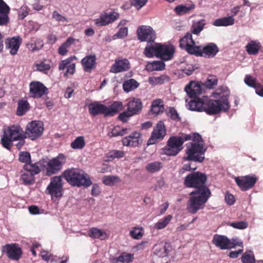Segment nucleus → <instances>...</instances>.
<instances>
[{
    "instance_id": "5",
    "label": "nucleus",
    "mask_w": 263,
    "mask_h": 263,
    "mask_svg": "<svg viewBox=\"0 0 263 263\" xmlns=\"http://www.w3.org/2000/svg\"><path fill=\"white\" fill-rule=\"evenodd\" d=\"M25 136V132L20 125L10 126L4 131L1 139V144L4 148L10 151L13 146V141L23 139Z\"/></svg>"
},
{
    "instance_id": "46",
    "label": "nucleus",
    "mask_w": 263,
    "mask_h": 263,
    "mask_svg": "<svg viewBox=\"0 0 263 263\" xmlns=\"http://www.w3.org/2000/svg\"><path fill=\"white\" fill-rule=\"evenodd\" d=\"M118 17H100L97 18L96 24L98 26H103L107 25L117 20Z\"/></svg>"
},
{
    "instance_id": "50",
    "label": "nucleus",
    "mask_w": 263,
    "mask_h": 263,
    "mask_svg": "<svg viewBox=\"0 0 263 263\" xmlns=\"http://www.w3.org/2000/svg\"><path fill=\"white\" fill-rule=\"evenodd\" d=\"M218 79L215 76H209L205 82V86L208 88H213L217 85Z\"/></svg>"
},
{
    "instance_id": "40",
    "label": "nucleus",
    "mask_w": 263,
    "mask_h": 263,
    "mask_svg": "<svg viewBox=\"0 0 263 263\" xmlns=\"http://www.w3.org/2000/svg\"><path fill=\"white\" fill-rule=\"evenodd\" d=\"M120 181V178L117 176H104L102 178V182L106 185L112 186Z\"/></svg>"
},
{
    "instance_id": "58",
    "label": "nucleus",
    "mask_w": 263,
    "mask_h": 263,
    "mask_svg": "<svg viewBox=\"0 0 263 263\" xmlns=\"http://www.w3.org/2000/svg\"><path fill=\"white\" fill-rule=\"evenodd\" d=\"M148 0H130L131 5L138 9L143 7L147 3Z\"/></svg>"
},
{
    "instance_id": "33",
    "label": "nucleus",
    "mask_w": 263,
    "mask_h": 263,
    "mask_svg": "<svg viewBox=\"0 0 263 263\" xmlns=\"http://www.w3.org/2000/svg\"><path fill=\"white\" fill-rule=\"evenodd\" d=\"M88 236L93 239L104 240L106 237V233L97 228H91L88 230Z\"/></svg>"
},
{
    "instance_id": "1",
    "label": "nucleus",
    "mask_w": 263,
    "mask_h": 263,
    "mask_svg": "<svg viewBox=\"0 0 263 263\" xmlns=\"http://www.w3.org/2000/svg\"><path fill=\"white\" fill-rule=\"evenodd\" d=\"M180 47L185 49L190 54L197 56H203L208 58L214 57L218 52L219 49L214 43H209L204 46H196L195 42L192 38L191 33L188 32L180 39Z\"/></svg>"
},
{
    "instance_id": "15",
    "label": "nucleus",
    "mask_w": 263,
    "mask_h": 263,
    "mask_svg": "<svg viewBox=\"0 0 263 263\" xmlns=\"http://www.w3.org/2000/svg\"><path fill=\"white\" fill-rule=\"evenodd\" d=\"M137 37L141 42H147V44L154 43L156 39L155 32L149 26H141L137 30Z\"/></svg>"
},
{
    "instance_id": "17",
    "label": "nucleus",
    "mask_w": 263,
    "mask_h": 263,
    "mask_svg": "<svg viewBox=\"0 0 263 263\" xmlns=\"http://www.w3.org/2000/svg\"><path fill=\"white\" fill-rule=\"evenodd\" d=\"M166 128L162 121H159L154 127L151 136L147 141V145H152L162 140L166 135Z\"/></svg>"
},
{
    "instance_id": "59",
    "label": "nucleus",
    "mask_w": 263,
    "mask_h": 263,
    "mask_svg": "<svg viewBox=\"0 0 263 263\" xmlns=\"http://www.w3.org/2000/svg\"><path fill=\"white\" fill-rule=\"evenodd\" d=\"M127 28H121L119 29L118 32L116 34H115L114 36L117 37V38L122 39L127 36Z\"/></svg>"
},
{
    "instance_id": "52",
    "label": "nucleus",
    "mask_w": 263,
    "mask_h": 263,
    "mask_svg": "<svg viewBox=\"0 0 263 263\" xmlns=\"http://www.w3.org/2000/svg\"><path fill=\"white\" fill-rule=\"evenodd\" d=\"M10 8L3 0H0V14L2 16H8Z\"/></svg>"
},
{
    "instance_id": "47",
    "label": "nucleus",
    "mask_w": 263,
    "mask_h": 263,
    "mask_svg": "<svg viewBox=\"0 0 263 263\" xmlns=\"http://www.w3.org/2000/svg\"><path fill=\"white\" fill-rule=\"evenodd\" d=\"M142 228L135 227L129 232L130 236L135 239H140L143 235Z\"/></svg>"
},
{
    "instance_id": "62",
    "label": "nucleus",
    "mask_w": 263,
    "mask_h": 263,
    "mask_svg": "<svg viewBox=\"0 0 263 263\" xmlns=\"http://www.w3.org/2000/svg\"><path fill=\"white\" fill-rule=\"evenodd\" d=\"M101 193L99 186L97 184H93L91 191V194L93 196H98Z\"/></svg>"
},
{
    "instance_id": "30",
    "label": "nucleus",
    "mask_w": 263,
    "mask_h": 263,
    "mask_svg": "<svg viewBox=\"0 0 263 263\" xmlns=\"http://www.w3.org/2000/svg\"><path fill=\"white\" fill-rule=\"evenodd\" d=\"M160 43H155L153 45H149L145 47L144 50V55L147 58H153L154 56L157 58L159 54V50Z\"/></svg>"
},
{
    "instance_id": "4",
    "label": "nucleus",
    "mask_w": 263,
    "mask_h": 263,
    "mask_svg": "<svg viewBox=\"0 0 263 263\" xmlns=\"http://www.w3.org/2000/svg\"><path fill=\"white\" fill-rule=\"evenodd\" d=\"M88 108L92 116L103 115L105 117H112L123 109V105L122 102L116 101L107 106L100 102L94 101L88 105Z\"/></svg>"
},
{
    "instance_id": "35",
    "label": "nucleus",
    "mask_w": 263,
    "mask_h": 263,
    "mask_svg": "<svg viewBox=\"0 0 263 263\" xmlns=\"http://www.w3.org/2000/svg\"><path fill=\"white\" fill-rule=\"evenodd\" d=\"M165 64L162 61H155L149 62L147 65V68L149 71H159L165 68Z\"/></svg>"
},
{
    "instance_id": "51",
    "label": "nucleus",
    "mask_w": 263,
    "mask_h": 263,
    "mask_svg": "<svg viewBox=\"0 0 263 263\" xmlns=\"http://www.w3.org/2000/svg\"><path fill=\"white\" fill-rule=\"evenodd\" d=\"M166 114L167 116H170L171 119L173 120L180 121L181 120L178 113L174 107H170Z\"/></svg>"
},
{
    "instance_id": "34",
    "label": "nucleus",
    "mask_w": 263,
    "mask_h": 263,
    "mask_svg": "<svg viewBox=\"0 0 263 263\" xmlns=\"http://www.w3.org/2000/svg\"><path fill=\"white\" fill-rule=\"evenodd\" d=\"M139 84L138 82L134 79H130L126 80L123 83V89L126 92H129L138 87Z\"/></svg>"
},
{
    "instance_id": "19",
    "label": "nucleus",
    "mask_w": 263,
    "mask_h": 263,
    "mask_svg": "<svg viewBox=\"0 0 263 263\" xmlns=\"http://www.w3.org/2000/svg\"><path fill=\"white\" fill-rule=\"evenodd\" d=\"M48 92L47 88L40 82L32 81L29 84V95L33 98H41Z\"/></svg>"
},
{
    "instance_id": "9",
    "label": "nucleus",
    "mask_w": 263,
    "mask_h": 263,
    "mask_svg": "<svg viewBox=\"0 0 263 263\" xmlns=\"http://www.w3.org/2000/svg\"><path fill=\"white\" fill-rule=\"evenodd\" d=\"M186 157L185 160L202 162L204 160V154L206 148L203 147L201 143L189 142L186 144Z\"/></svg>"
},
{
    "instance_id": "42",
    "label": "nucleus",
    "mask_w": 263,
    "mask_h": 263,
    "mask_svg": "<svg viewBox=\"0 0 263 263\" xmlns=\"http://www.w3.org/2000/svg\"><path fill=\"white\" fill-rule=\"evenodd\" d=\"M162 163L159 161H155L148 164L146 166V170L151 173L159 171L162 167Z\"/></svg>"
},
{
    "instance_id": "16",
    "label": "nucleus",
    "mask_w": 263,
    "mask_h": 263,
    "mask_svg": "<svg viewBox=\"0 0 263 263\" xmlns=\"http://www.w3.org/2000/svg\"><path fill=\"white\" fill-rule=\"evenodd\" d=\"M257 177L254 174L235 177V181L242 191H247L253 188L257 181Z\"/></svg>"
},
{
    "instance_id": "43",
    "label": "nucleus",
    "mask_w": 263,
    "mask_h": 263,
    "mask_svg": "<svg viewBox=\"0 0 263 263\" xmlns=\"http://www.w3.org/2000/svg\"><path fill=\"white\" fill-rule=\"evenodd\" d=\"M205 23L203 20L198 22H194L191 27L192 33L195 34H199L203 29Z\"/></svg>"
},
{
    "instance_id": "32",
    "label": "nucleus",
    "mask_w": 263,
    "mask_h": 263,
    "mask_svg": "<svg viewBox=\"0 0 263 263\" xmlns=\"http://www.w3.org/2000/svg\"><path fill=\"white\" fill-rule=\"evenodd\" d=\"M30 109V104L27 100L21 99L18 101L16 114L19 116L25 115Z\"/></svg>"
},
{
    "instance_id": "53",
    "label": "nucleus",
    "mask_w": 263,
    "mask_h": 263,
    "mask_svg": "<svg viewBox=\"0 0 263 263\" xmlns=\"http://www.w3.org/2000/svg\"><path fill=\"white\" fill-rule=\"evenodd\" d=\"M119 261L122 263H129L133 260V255L123 253L119 256Z\"/></svg>"
},
{
    "instance_id": "41",
    "label": "nucleus",
    "mask_w": 263,
    "mask_h": 263,
    "mask_svg": "<svg viewBox=\"0 0 263 263\" xmlns=\"http://www.w3.org/2000/svg\"><path fill=\"white\" fill-rule=\"evenodd\" d=\"M172 218L173 217L171 215L164 217L163 219H161L155 223L154 228L157 230H161L165 228L170 222Z\"/></svg>"
},
{
    "instance_id": "3",
    "label": "nucleus",
    "mask_w": 263,
    "mask_h": 263,
    "mask_svg": "<svg viewBox=\"0 0 263 263\" xmlns=\"http://www.w3.org/2000/svg\"><path fill=\"white\" fill-rule=\"evenodd\" d=\"M63 176L67 182L72 186L88 187L92 184L90 176L83 170L68 168L64 171Z\"/></svg>"
},
{
    "instance_id": "64",
    "label": "nucleus",
    "mask_w": 263,
    "mask_h": 263,
    "mask_svg": "<svg viewBox=\"0 0 263 263\" xmlns=\"http://www.w3.org/2000/svg\"><path fill=\"white\" fill-rule=\"evenodd\" d=\"M75 41V39L69 37L67 39V40L62 44L63 46H64L66 49H68L70 47V46L74 44Z\"/></svg>"
},
{
    "instance_id": "6",
    "label": "nucleus",
    "mask_w": 263,
    "mask_h": 263,
    "mask_svg": "<svg viewBox=\"0 0 263 263\" xmlns=\"http://www.w3.org/2000/svg\"><path fill=\"white\" fill-rule=\"evenodd\" d=\"M126 101L125 105L126 110L120 113L118 117V119L123 123L127 122L130 117L140 114L143 108L140 98L130 97Z\"/></svg>"
},
{
    "instance_id": "27",
    "label": "nucleus",
    "mask_w": 263,
    "mask_h": 263,
    "mask_svg": "<svg viewBox=\"0 0 263 263\" xmlns=\"http://www.w3.org/2000/svg\"><path fill=\"white\" fill-rule=\"evenodd\" d=\"M96 57L95 55H88L81 60V63L84 71L90 72L96 66Z\"/></svg>"
},
{
    "instance_id": "61",
    "label": "nucleus",
    "mask_w": 263,
    "mask_h": 263,
    "mask_svg": "<svg viewBox=\"0 0 263 263\" xmlns=\"http://www.w3.org/2000/svg\"><path fill=\"white\" fill-rule=\"evenodd\" d=\"M225 200L228 204L231 205L234 203L235 199L232 194L227 193L225 195Z\"/></svg>"
},
{
    "instance_id": "48",
    "label": "nucleus",
    "mask_w": 263,
    "mask_h": 263,
    "mask_svg": "<svg viewBox=\"0 0 263 263\" xmlns=\"http://www.w3.org/2000/svg\"><path fill=\"white\" fill-rule=\"evenodd\" d=\"M37 71L46 73L51 68L50 65L49 63H45V61H41L39 63H36L34 65Z\"/></svg>"
},
{
    "instance_id": "10",
    "label": "nucleus",
    "mask_w": 263,
    "mask_h": 263,
    "mask_svg": "<svg viewBox=\"0 0 263 263\" xmlns=\"http://www.w3.org/2000/svg\"><path fill=\"white\" fill-rule=\"evenodd\" d=\"M230 104L226 97H221L218 100H210L204 104V111L209 115H216L221 111H228Z\"/></svg>"
},
{
    "instance_id": "22",
    "label": "nucleus",
    "mask_w": 263,
    "mask_h": 263,
    "mask_svg": "<svg viewBox=\"0 0 263 263\" xmlns=\"http://www.w3.org/2000/svg\"><path fill=\"white\" fill-rule=\"evenodd\" d=\"M159 54L157 58L164 61L171 60L175 51V48L172 45L162 44L160 43Z\"/></svg>"
},
{
    "instance_id": "60",
    "label": "nucleus",
    "mask_w": 263,
    "mask_h": 263,
    "mask_svg": "<svg viewBox=\"0 0 263 263\" xmlns=\"http://www.w3.org/2000/svg\"><path fill=\"white\" fill-rule=\"evenodd\" d=\"M110 157L112 158H121L124 157V153L123 151L114 150L110 153Z\"/></svg>"
},
{
    "instance_id": "26",
    "label": "nucleus",
    "mask_w": 263,
    "mask_h": 263,
    "mask_svg": "<svg viewBox=\"0 0 263 263\" xmlns=\"http://www.w3.org/2000/svg\"><path fill=\"white\" fill-rule=\"evenodd\" d=\"M213 243L221 250L232 249L233 246H229L230 240L226 236L216 234L214 236Z\"/></svg>"
},
{
    "instance_id": "13",
    "label": "nucleus",
    "mask_w": 263,
    "mask_h": 263,
    "mask_svg": "<svg viewBox=\"0 0 263 263\" xmlns=\"http://www.w3.org/2000/svg\"><path fill=\"white\" fill-rule=\"evenodd\" d=\"M66 161V157L62 154H60L56 157L50 159L45 167L46 175L50 176L58 173L62 169Z\"/></svg>"
},
{
    "instance_id": "55",
    "label": "nucleus",
    "mask_w": 263,
    "mask_h": 263,
    "mask_svg": "<svg viewBox=\"0 0 263 263\" xmlns=\"http://www.w3.org/2000/svg\"><path fill=\"white\" fill-rule=\"evenodd\" d=\"M241 261L243 263H255L254 255L245 253L241 257Z\"/></svg>"
},
{
    "instance_id": "20",
    "label": "nucleus",
    "mask_w": 263,
    "mask_h": 263,
    "mask_svg": "<svg viewBox=\"0 0 263 263\" xmlns=\"http://www.w3.org/2000/svg\"><path fill=\"white\" fill-rule=\"evenodd\" d=\"M153 261L154 263H165L166 260L164 258L167 256L166 246L163 243H158L153 248Z\"/></svg>"
},
{
    "instance_id": "23",
    "label": "nucleus",
    "mask_w": 263,
    "mask_h": 263,
    "mask_svg": "<svg viewBox=\"0 0 263 263\" xmlns=\"http://www.w3.org/2000/svg\"><path fill=\"white\" fill-rule=\"evenodd\" d=\"M22 39L20 36L8 37L6 39V48L9 50L10 54L14 55L17 54L22 44Z\"/></svg>"
},
{
    "instance_id": "56",
    "label": "nucleus",
    "mask_w": 263,
    "mask_h": 263,
    "mask_svg": "<svg viewBox=\"0 0 263 263\" xmlns=\"http://www.w3.org/2000/svg\"><path fill=\"white\" fill-rule=\"evenodd\" d=\"M184 136H189L190 138L189 140H192V142L201 143H202L203 140L201 136L198 133H193L192 134H184Z\"/></svg>"
},
{
    "instance_id": "11",
    "label": "nucleus",
    "mask_w": 263,
    "mask_h": 263,
    "mask_svg": "<svg viewBox=\"0 0 263 263\" xmlns=\"http://www.w3.org/2000/svg\"><path fill=\"white\" fill-rule=\"evenodd\" d=\"M24 171H22L21 179L25 184H31L34 182V175L39 174L41 171V166L39 162L34 164H24Z\"/></svg>"
},
{
    "instance_id": "24",
    "label": "nucleus",
    "mask_w": 263,
    "mask_h": 263,
    "mask_svg": "<svg viewBox=\"0 0 263 263\" xmlns=\"http://www.w3.org/2000/svg\"><path fill=\"white\" fill-rule=\"evenodd\" d=\"M77 59L74 55L71 56L65 60H62L59 65V70H64L66 68L65 75L73 74L76 71V64L72 63V61Z\"/></svg>"
},
{
    "instance_id": "44",
    "label": "nucleus",
    "mask_w": 263,
    "mask_h": 263,
    "mask_svg": "<svg viewBox=\"0 0 263 263\" xmlns=\"http://www.w3.org/2000/svg\"><path fill=\"white\" fill-rule=\"evenodd\" d=\"M244 82L248 86L255 88L256 90L260 87V84L256 82V79L250 75H246L245 76Z\"/></svg>"
},
{
    "instance_id": "2",
    "label": "nucleus",
    "mask_w": 263,
    "mask_h": 263,
    "mask_svg": "<svg viewBox=\"0 0 263 263\" xmlns=\"http://www.w3.org/2000/svg\"><path fill=\"white\" fill-rule=\"evenodd\" d=\"M190 195L186 209L190 213L195 214L204 208L206 202L211 196V192L209 189L204 188L193 191L190 193Z\"/></svg>"
},
{
    "instance_id": "28",
    "label": "nucleus",
    "mask_w": 263,
    "mask_h": 263,
    "mask_svg": "<svg viewBox=\"0 0 263 263\" xmlns=\"http://www.w3.org/2000/svg\"><path fill=\"white\" fill-rule=\"evenodd\" d=\"M184 90L190 98L197 97L202 93L201 86L194 82H191L186 85Z\"/></svg>"
},
{
    "instance_id": "38",
    "label": "nucleus",
    "mask_w": 263,
    "mask_h": 263,
    "mask_svg": "<svg viewBox=\"0 0 263 263\" xmlns=\"http://www.w3.org/2000/svg\"><path fill=\"white\" fill-rule=\"evenodd\" d=\"M234 23L233 17H221L216 20L213 24L215 26H228L233 25Z\"/></svg>"
},
{
    "instance_id": "54",
    "label": "nucleus",
    "mask_w": 263,
    "mask_h": 263,
    "mask_svg": "<svg viewBox=\"0 0 263 263\" xmlns=\"http://www.w3.org/2000/svg\"><path fill=\"white\" fill-rule=\"evenodd\" d=\"M230 226L235 229H245L248 227V223L243 221L234 222L230 223Z\"/></svg>"
},
{
    "instance_id": "18",
    "label": "nucleus",
    "mask_w": 263,
    "mask_h": 263,
    "mask_svg": "<svg viewBox=\"0 0 263 263\" xmlns=\"http://www.w3.org/2000/svg\"><path fill=\"white\" fill-rule=\"evenodd\" d=\"M2 251L9 259L16 261L20 259L22 254L21 248L16 243L7 244L3 246Z\"/></svg>"
},
{
    "instance_id": "29",
    "label": "nucleus",
    "mask_w": 263,
    "mask_h": 263,
    "mask_svg": "<svg viewBox=\"0 0 263 263\" xmlns=\"http://www.w3.org/2000/svg\"><path fill=\"white\" fill-rule=\"evenodd\" d=\"M194 99L191 100L189 104V108L191 110L198 111H204V104L203 100L197 97H193Z\"/></svg>"
},
{
    "instance_id": "39",
    "label": "nucleus",
    "mask_w": 263,
    "mask_h": 263,
    "mask_svg": "<svg viewBox=\"0 0 263 263\" xmlns=\"http://www.w3.org/2000/svg\"><path fill=\"white\" fill-rule=\"evenodd\" d=\"M195 8L194 5H181L177 6L175 8V11L177 15H182L189 12Z\"/></svg>"
},
{
    "instance_id": "21",
    "label": "nucleus",
    "mask_w": 263,
    "mask_h": 263,
    "mask_svg": "<svg viewBox=\"0 0 263 263\" xmlns=\"http://www.w3.org/2000/svg\"><path fill=\"white\" fill-rule=\"evenodd\" d=\"M122 141L124 146L137 147L142 143V135L140 132L134 131L123 138Z\"/></svg>"
},
{
    "instance_id": "7",
    "label": "nucleus",
    "mask_w": 263,
    "mask_h": 263,
    "mask_svg": "<svg viewBox=\"0 0 263 263\" xmlns=\"http://www.w3.org/2000/svg\"><path fill=\"white\" fill-rule=\"evenodd\" d=\"M189 136L170 137L166 146L163 148V153L169 156H176L183 149V144L185 141H189Z\"/></svg>"
},
{
    "instance_id": "31",
    "label": "nucleus",
    "mask_w": 263,
    "mask_h": 263,
    "mask_svg": "<svg viewBox=\"0 0 263 263\" xmlns=\"http://www.w3.org/2000/svg\"><path fill=\"white\" fill-rule=\"evenodd\" d=\"M165 109L163 102L161 99L154 100L151 104V111L153 114L158 115L164 111Z\"/></svg>"
},
{
    "instance_id": "45",
    "label": "nucleus",
    "mask_w": 263,
    "mask_h": 263,
    "mask_svg": "<svg viewBox=\"0 0 263 263\" xmlns=\"http://www.w3.org/2000/svg\"><path fill=\"white\" fill-rule=\"evenodd\" d=\"M43 45V41L41 39H37L34 43L27 44L28 49L32 51L40 50Z\"/></svg>"
},
{
    "instance_id": "37",
    "label": "nucleus",
    "mask_w": 263,
    "mask_h": 263,
    "mask_svg": "<svg viewBox=\"0 0 263 263\" xmlns=\"http://www.w3.org/2000/svg\"><path fill=\"white\" fill-rule=\"evenodd\" d=\"M86 145L84 136H79L70 143V147L73 149H82Z\"/></svg>"
},
{
    "instance_id": "49",
    "label": "nucleus",
    "mask_w": 263,
    "mask_h": 263,
    "mask_svg": "<svg viewBox=\"0 0 263 263\" xmlns=\"http://www.w3.org/2000/svg\"><path fill=\"white\" fill-rule=\"evenodd\" d=\"M18 160L20 162L24 163L25 164H33L31 160V156L28 152H22L19 154Z\"/></svg>"
},
{
    "instance_id": "63",
    "label": "nucleus",
    "mask_w": 263,
    "mask_h": 263,
    "mask_svg": "<svg viewBox=\"0 0 263 263\" xmlns=\"http://www.w3.org/2000/svg\"><path fill=\"white\" fill-rule=\"evenodd\" d=\"M243 251V249H241L237 251H231L229 254V256L231 258H236L240 254L242 253Z\"/></svg>"
},
{
    "instance_id": "25",
    "label": "nucleus",
    "mask_w": 263,
    "mask_h": 263,
    "mask_svg": "<svg viewBox=\"0 0 263 263\" xmlns=\"http://www.w3.org/2000/svg\"><path fill=\"white\" fill-rule=\"evenodd\" d=\"M130 68V63L126 59H117L115 63L111 66L110 72L114 73L128 70Z\"/></svg>"
},
{
    "instance_id": "36",
    "label": "nucleus",
    "mask_w": 263,
    "mask_h": 263,
    "mask_svg": "<svg viewBox=\"0 0 263 263\" xmlns=\"http://www.w3.org/2000/svg\"><path fill=\"white\" fill-rule=\"evenodd\" d=\"M260 48V46L259 43H257L254 41H251L246 46V50L247 52L251 55H255L257 54Z\"/></svg>"
},
{
    "instance_id": "8",
    "label": "nucleus",
    "mask_w": 263,
    "mask_h": 263,
    "mask_svg": "<svg viewBox=\"0 0 263 263\" xmlns=\"http://www.w3.org/2000/svg\"><path fill=\"white\" fill-rule=\"evenodd\" d=\"M206 180L205 174L200 172H193L185 177L183 184L186 187L200 190L204 188L209 189L205 184Z\"/></svg>"
},
{
    "instance_id": "12",
    "label": "nucleus",
    "mask_w": 263,
    "mask_h": 263,
    "mask_svg": "<svg viewBox=\"0 0 263 263\" xmlns=\"http://www.w3.org/2000/svg\"><path fill=\"white\" fill-rule=\"evenodd\" d=\"M63 183L61 176H56L51 178L50 181L46 188L47 194L51 195L52 200L60 198L63 196Z\"/></svg>"
},
{
    "instance_id": "57",
    "label": "nucleus",
    "mask_w": 263,
    "mask_h": 263,
    "mask_svg": "<svg viewBox=\"0 0 263 263\" xmlns=\"http://www.w3.org/2000/svg\"><path fill=\"white\" fill-rule=\"evenodd\" d=\"M196 170V167H192L191 163H188L184 164L182 168H181L178 173L179 175H183L186 172L194 171Z\"/></svg>"
},
{
    "instance_id": "14",
    "label": "nucleus",
    "mask_w": 263,
    "mask_h": 263,
    "mask_svg": "<svg viewBox=\"0 0 263 263\" xmlns=\"http://www.w3.org/2000/svg\"><path fill=\"white\" fill-rule=\"evenodd\" d=\"M43 131V122L40 121H33L27 125L25 132L28 138L35 140L41 136Z\"/></svg>"
}]
</instances>
